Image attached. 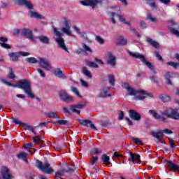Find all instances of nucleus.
Masks as SVG:
<instances>
[{
    "mask_svg": "<svg viewBox=\"0 0 179 179\" xmlns=\"http://www.w3.org/2000/svg\"><path fill=\"white\" fill-rule=\"evenodd\" d=\"M140 26L141 28L143 29H146V22H145V21H141L140 22Z\"/></svg>",
    "mask_w": 179,
    "mask_h": 179,
    "instance_id": "obj_64",
    "label": "nucleus"
},
{
    "mask_svg": "<svg viewBox=\"0 0 179 179\" xmlns=\"http://www.w3.org/2000/svg\"><path fill=\"white\" fill-rule=\"evenodd\" d=\"M25 62H27V64H37L38 60H37L35 57H27L25 59Z\"/></svg>",
    "mask_w": 179,
    "mask_h": 179,
    "instance_id": "obj_35",
    "label": "nucleus"
},
{
    "mask_svg": "<svg viewBox=\"0 0 179 179\" xmlns=\"http://www.w3.org/2000/svg\"><path fill=\"white\" fill-rule=\"evenodd\" d=\"M83 48H84V52H93V50H92V48H90V47L87 46V45H86L85 43H83L82 45Z\"/></svg>",
    "mask_w": 179,
    "mask_h": 179,
    "instance_id": "obj_44",
    "label": "nucleus"
},
{
    "mask_svg": "<svg viewBox=\"0 0 179 179\" xmlns=\"http://www.w3.org/2000/svg\"><path fill=\"white\" fill-rule=\"evenodd\" d=\"M147 43L150 44V45L154 47V48H156L157 50H158L159 43H157L156 41H153V39H152V38H147Z\"/></svg>",
    "mask_w": 179,
    "mask_h": 179,
    "instance_id": "obj_27",
    "label": "nucleus"
},
{
    "mask_svg": "<svg viewBox=\"0 0 179 179\" xmlns=\"http://www.w3.org/2000/svg\"><path fill=\"white\" fill-rule=\"evenodd\" d=\"M29 13L31 14L30 17H34L35 19H45L44 16L38 14V13H37V12L30 10Z\"/></svg>",
    "mask_w": 179,
    "mask_h": 179,
    "instance_id": "obj_28",
    "label": "nucleus"
},
{
    "mask_svg": "<svg viewBox=\"0 0 179 179\" xmlns=\"http://www.w3.org/2000/svg\"><path fill=\"white\" fill-rule=\"evenodd\" d=\"M169 30L172 34H174V36H176V37H179V31L178 29L169 27Z\"/></svg>",
    "mask_w": 179,
    "mask_h": 179,
    "instance_id": "obj_41",
    "label": "nucleus"
},
{
    "mask_svg": "<svg viewBox=\"0 0 179 179\" xmlns=\"http://www.w3.org/2000/svg\"><path fill=\"white\" fill-rule=\"evenodd\" d=\"M86 107V101H83L82 103H78L76 105H71L70 106V110L74 114H78V115H80V110L82 108H85Z\"/></svg>",
    "mask_w": 179,
    "mask_h": 179,
    "instance_id": "obj_8",
    "label": "nucleus"
},
{
    "mask_svg": "<svg viewBox=\"0 0 179 179\" xmlns=\"http://www.w3.org/2000/svg\"><path fill=\"white\" fill-rule=\"evenodd\" d=\"M39 64V66L41 68H43L44 69H48L49 68H51L50 66V63H48V61L44 58H40L39 62H38Z\"/></svg>",
    "mask_w": 179,
    "mask_h": 179,
    "instance_id": "obj_20",
    "label": "nucleus"
},
{
    "mask_svg": "<svg viewBox=\"0 0 179 179\" xmlns=\"http://www.w3.org/2000/svg\"><path fill=\"white\" fill-rule=\"evenodd\" d=\"M0 81L1 83L4 85H7V86H10L11 87H17L18 89H21L27 94L29 99H36V96L33 94L31 91V84L30 81L23 79L19 80L17 83V85H14L12 83H9V81L6 80L4 78H0Z\"/></svg>",
    "mask_w": 179,
    "mask_h": 179,
    "instance_id": "obj_1",
    "label": "nucleus"
},
{
    "mask_svg": "<svg viewBox=\"0 0 179 179\" xmlns=\"http://www.w3.org/2000/svg\"><path fill=\"white\" fill-rule=\"evenodd\" d=\"M32 141L35 145H38L41 148H45V144H44V140L41 139L40 136H35L32 137Z\"/></svg>",
    "mask_w": 179,
    "mask_h": 179,
    "instance_id": "obj_15",
    "label": "nucleus"
},
{
    "mask_svg": "<svg viewBox=\"0 0 179 179\" xmlns=\"http://www.w3.org/2000/svg\"><path fill=\"white\" fill-rule=\"evenodd\" d=\"M130 157H129V162L131 163H135V162H141V155L138 154H134L132 152H129Z\"/></svg>",
    "mask_w": 179,
    "mask_h": 179,
    "instance_id": "obj_21",
    "label": "nucleus"
},
{
    "mask_svg": "<svg viewBox=\"0 0 179 179\" xmlns=\"http://www.w3.org/2000/svg\"><path fill=\"white\" fill-rule=\"evenodd\" d=\"M36 167L39 169V170L42 171L43 174H52V173H54V170L51 167L50 163H48V161H45V162L43 165V162L37 159Z\"/></svg>",
    "mask_w": 179,
    "mask_h": 179,
    "instance_id": "obj_4",
    "label": "nucleus"
},
{
    "mask_svg": "<svg viewBox=\"0 0 179 179\" xmlns=\"http://www.w3.org/2000/svg\"><path fill=\"white\" fill-rule=\"evenodd\" d=\"M38 38L41 43H43V44H50V38L45 36H38Z\"/></svg>",
    "mask_w": 179,
    "mask_h": 179,
    "instance_id": "obj_30",
    "label": "nucleus"
},
{
    "mask_svg": "<svg viewBox=\"0 0 179 179\" xmlns=\"http://www.w3.org/2000/svg\"><path fill=\"white\" fill-rule=\"evenodd\" d=\"M54 34L57 37L56 38L55 41L57 43L59 48H61V50H63V51H65L66 52H69V50L65 44V39L62 38V33L58 31L57 28H54Z\"/></svg>",
    "mask_w": 179,
    "mask_h": 179,
    "instance_id": "obj_3",
    "label": "nucleus"
},
{
    "mask_svg": "<svg viewBox=\"0 0 179 179\" xmlns=\"http://www.w3.org/2000/svg\"><path fill=\"white\" fill-rule=\"evenodd\" d=\"M167 65H169V66H173L174 69H177V68L179 66V63H176L174 62H168Z\"/></svg>",
    "mask_w": 179,
    "mask_h": 179,
    "instance_id": "obj_47",
    "label": "nucleus"
},
{
    "mask_svg": "<svg viewBox=\"0 0 179 179\" xmlns=\"http://www.w3.org/2000/svg\"><path fill=\"white\" fill-rule=\"evenodd\" d=\"M108 83L110 86H115V78H114V75L109 74L108 75Z\"/></svg>",
    "mask_w": 179,
    "mask_h": 179,
    "instance_id": "obj_37",
    "label": "nucleus"
},
{
    "mask_svg": "<svg viewBox=\"0 0 179 179\" xmlns=\"http://www.w3.org/2000/svg\"><path fill=\"white\" fill-rule=\"evenodd\" d=\"M150 97V99H152V97H150V96L148 95V94H143V95H137L135 97L136 100H145V99H146V97Z\"/></svg>",
    "mask_w": 179,
    "mask_h": 179,
    "instance_id": "obj_40",
    "label": "nucleus"
},
{
    "mask_svg": "<svg viewBox=\"0 0 179 179\" xmlns=\"http://www.w3.org/2000/svg\"><path fill=\"white\" fill-rule=\"evenodd\" d=\"M95 40L99 43V44H104V39H103L100 36H96Z\"/></svg>",
    "mask_w": 179,
    "mask_h": 179,
    "instance_id": "obj_56",
    "label": "nucleus"
},
{
    "mask_svg": "<svg viewBox=\"0 0 179 179\" xmlns=\"http://www.w3.org/2000/svg\"><path fill=\"white\" fill-rule=\"evenodd\" d=\"M151 135L152 136H154V138H156L157 139H160V138H164V134H163V131L162 132V131H157V132H152V134H151Z\"/></svg>",
    "mask_w": 179,
    "mask_h": 179,
    "instance_id": "obj_34",
    "label": "nucleus"
},
{
    "mask_svg": "<svg viewBox=\"0 0 179 179\" xmlns=\"http://www.w3.org/2000/svg\"><path fill=\"white\" fill-rule=\"evenodd\" d=\"M127 52L130 55V57L140 59V61L141 62H143V64H144V65H146L147 68H148L149 69H150L152 71V72L154 73V75H156L157 73V71H156V70H155L156 67L155 66V65H153V64H152L150 62L146 60V58L145 57V56L143 55H142L139 52H131L129 50H128Z\"/></svg>",
    "mask_w": 179,
    "mask_h": 179,
    "instance_id": "obj_2",
    "label": "nucleus"
},
{
    "mask_svg": "<svg viewBox=\"0 0 179 179\" xmlns=\"http://www.w3.org/2000/svg\"><path fill=\"white\" fill-rule=\"evenodd\" d=\"M117 43L120 45H127V43H128V41L127 39H125L124 37L120 36L118 38Z\"/></svg>",
    "mask_w": 179,
    "mask_h": 179,
    "instance_id": "obj_36",
    "label": "nucleus"
},
{
    "mask_svg": "<svg viewBox=\"0 0 179 179\" xmlns=\"http://www.w3.org/2000/svg\"><path fill=\"white\" fill-rule=\"evenodd\" d=\"M127 93L129 96H135L136 94H147L151 98L153 97V94L143 90H135L134 88H132V87H130V88L127 90Z\"/></svg>",
    "mask_w": 179,
    "mask_h": 179,
    "instance_id": "obj_7",
    "label": "nucleus"
},
{
    "mask_svg": "<svg viewBox=\"0 0 179 179\" xmlns=\"http://www.w3.org/2000/svg\"><path fill=\"white\" fill-rule=\"evenodd\" d=\"M159 97L163 103H169L171 100V98L169 95H160Z\"/></svg>",
    "mask_w": 179,
    "mask_h": 179,
    "instance_id": "obj_33",
    "label": "nucleus"
},
{
    "mask_svg": "<svg viewBox=\"0 0 179 179\" xmlns=\"http://www.w3.org/2000/svg\"><path fill=\"white\" fill-rule=\"evenodd\" d=\"M78 122L83 127H86L87 128H91L94 131H97V127L93 124V122L90 120H78Z\"/></svg>",
    "mask_w": 179,
    "mask_h": 179,
    "instance_id": "obj_9",
    "label": "nucleus"
},
{
    "mask_svg": "<svg viewBox=\"0 0 179 179\" xmlns=\"http://www.w3.org/2000/svg\"><path fill=\"white\" fill-rule=\"evenodd\" d=\"M54 124L55 125H68L69 124V122L68 120H59L55 122Z\"/></svg>",
    "mask_w": 179,
    "mask_h": 179,
    "instance_id": "obj_38",
    "label": "nucleus"
},
{
    "mask_svg": "<svg viewBox=\"0 0 179 179\" xmlns=\"http://www.w3.org/2000/svg\"><path fill=\"white\" fill-rule=\"evenodd\" d=\"M101 162L103 163V164H106V166H108V164H111V162H110V157L107 156V155L103 154L101 157Z\"/></svg>",
    "mask_w": 179,
    "mask_h": 179,
    "instance_id": "obj_29",
    "label": "nucleus"
},
{
    "mask_svg": "<svg viewBox=\"0 0 179 179\" xmlns=\"http://www.w3.org/2000/svg\"><path fill=\"white\" fill-rule=\"evenodd\" d=\"M1 176L3 179H12V175L6 166L1 168Z\"/></svg>",
    "mask_w": 179,
    "mask_h": 179,
    "instance_id": "obj_16",
    "label": "nucleus"
},
{
    "mask_svg": "<svg viewBox=\"0 0 179 179\" xmlns=\"http://www.w3.org/2000/svg\"><path fill=\"white\" fill-rule=\"evenodd\" d=\"M110 15H111V22L113 24H115V23H117V22L115 21V19L114 18V17L115 16V13L114 12H111L110 13Z\"/></svg>",
    "mask_w": 179,
    "mask_h": 179,
    "instance_id": "obj_60",
    "label": "nucleus"
},
{
    "mask_svg": "<svg viewBox=\"0 0 179 179\" xmlns=\"http://www.w3.org/2000/svg\"><path fill=\"white\" fill-rule=\"evenodd\" d=\"M17 5H20V6H25V8H27L29 10H33L34 6L28 1L27 0H16Z\"/></svg>",
    "mask_w": 179,
    "mask_h": 179,
    "instance_id": "obj_12",
    "label": "nucleus"
},
{
    "mask_svg": "<svg viewBox=\"0 0 179 179\" xmlns=\"http://www.w3.org/2000/svg\"><path fill=\"white\" fill-rule=\"evenodd\" d=\"M147 5L152 8V10H157V4L155 0H145Z\"/></svg>",
    "mask_w": 179,
    "mask_h": 179,
    "instance_id": "obj_24",
    "label": "nucleus"
},
{
    "mask_svg": "<svg viewBox=\"0 0 179 179\" xmlns=\"http://www.w3.org/2000/svg\"><path fill=\"white\" fill-rule=\"evenodd\" d=\"M108 90H110V87H108L106 90H103L102 92L99 93V97L102 99L111 97V94H108Z\"/></svg>",
    "mask_w": 179,
    "mask_h": 179,
    "instance_id": "obj_25",
    "label": "nucleus"
},
{
    "mask_svg": "<svg viewBox=\"0 0 179 179\" xmlns=\"http://www.w3.org/2000/svg\"><path fill=\"white\" fill-rule=\"evenodd\" d=\"M53 73L55 78H59V79H65L66 76H65V71H62L61 69H55L53 71Z\"/></svg>",
    "mask_w": 179,
    "mask_h": 179,
    "instance_id": "obj_18",
    "label": "nucleus"
},
{
    "mask_svg": "<svg viewBox=\"0 0 179 179\" xmlns=\"http://www.w3.org/2000/svg\"><path fill=\"white\" fill-rule=\"evenodd\" d=\"M21 36L28 38V40H31V41H36V39L33 35V31L31 29L24 28V29L21 30Z\"/></svg>",
    "mask_w": 179,
    "mask_h": 179,
    "instance_id": "obj_10",
    "label": "nucleus"
},
{
    "mask_svg": "<svg viewBox=\"0 0 179 179\" xmlns=\"http://www.w3.org/2000/svg\"><path fill=\"white\" fill-rule=\"evenodd\" d=\"M148 113L155 120H160V118H162V115H160L159 113H157V112H156V110H149Z\"/></svg>",
    "mask_w": 179,
    "mask_h": 179,
    "instance_id": "obj_31",
    "label": "nucleus"
},
{
    "mask_svg": "<svg viewBox=\"0 0 179 179\" xmlns=\"http://www.w3.org/2000/svg\"><path fill=\"white\" fill-rule=\"evenodd\" d=\"M169 145L171 146V148L172 149H176L177 145H176V143H174V140H173V138H169Z\"/></svg>",
    "mask_w": 179,
    "mask_h": 179,
    "instance_id": "obj_52",
    "label": "nucleus"
},
{
    "mask_svg": "<svg viewBox=\"0 0 179 179\" xmlns=\"http://www.w3.org/2000/svg\"><path fill=\"white\" fill-rule=\"evenodd\" d=\"M34 148V145L32 143H25L24 145V149H33Z\"/></svg>",
    "mask_w": 179,
    "mask_h": 179,
    "instance_id": "obj_57",
    "label": "nucleus"
},
{
    "mask_svg": "<svg viewBox=\"0 0 179 179\" xmlns=\"http://www.w3.org/2000/svg\"><path fill=\"white\" fill-rule=\"evenodd\" d=\"M147 19L150 20V22H152V23H156L157 20L155 17H153L150 13L147 14Z\"/></svg>",
    "mask_w": 179,
    "mask_h": 179,
    "instance_id": "obj_48",
    "label": "nucleus"
},
{
    "mask_svg": "<svg viewBox=\"0 0 179 179\" xmlns=\"http://www.w3.org/2000/svg\"><path fill=\"white\" fill-rule=\"evenodd\" d=\"M64 26L65 27L62 29V31L65 34H67V36H71L72 32L71 31V26H69V22L68 20L64 21Z\"/></svg>",
    "mask_w": 179,
    "mask_h": 179,
    "instance_id": "obj_19",
    "label": "nucleus"
},
{
    "mask_svg": "<svg viewBox=\"0 0 179 179\" xmlns=\"http://www.w3.org/2000/svg\"><path fill=\"white\" fill-rule=\"evenodd\" d=\"M105 0H83L80 1L81 5L83 6H92V8H96L97 5H103V2Z\"/></svg>",
    "mask_w": 179,
    "mask_h": 179,
    "instance_id": "obj_6",
    "label": "nucleus"
},
{
    "mask_svg": "<svg viewBox=\"0 0 179 179\" xmlns=\"http://www.w3.org/2000/svg\"><path fill=\"white\" fill-rule=\"evenodd\" d=\"M164 115L167 117V118H171L176 121H179V113L178 109L177 108H168L164 110Z\"/></svg>",
    "mask_w": 179,
    "mask_h": 179,
    "instance_id": "obj_5",
    "label": "nucleus"
},
{
    "mask_svg": "<svg viewBox=\"0 0 179 179\" xmlns=\"http://www.w3.org/2000/svg\"><path fill=\"white\" fill-rule=\"evenodd\" d=\"M129 115L131 120H134V121H141V114H139L135 110H130L129 111Z\"/></svg>",
    "mask_w": 179,
    "mask_h": 179,
    "instance_id": "obj_14",
    "label": "nucleus"
},
{
    "mask_svg": "<svg viewBox=\"0 0 179 179\" xmlns=\"http://www.w3.org/2000/svg\"><path fill=\"white\" fill-rule=\"evenodd\" d=\"M94 61H95V62L98 63L99 65H103V64H104L103 60H101L97 57H94Z\"/></svg>",
    "mask_w": 179,
    "mask_h": 179,
    "instance_id": "obj_61",
    "label": "nucleus"
},
{
    "mask_svg": "<svg viewBox=\"0 0 179 179\" xmlns=\"http://www.w3.org/2000/svg\"><path fill=\"white\" fill-rule=\"evenodd\" d=\"M103 152V151L99 148H93L91 150V154L92 155H100Z\"/></svg>",
    "mask_w": 179,
    "mask_h": 179,
    "instance_id": "obj_46",
    "label": "nucleus"
},
{
    "mask_svg": "<svg viewBox=\"0 0 179 179\" xmlns=\"http://www.w3.org/2000/svg\"><path fill=\"white\" fill-rule=\"evenodd\" d=\"M72 92H73V93L76 94V96H78V97H82V96L80 95V93L79 92V90H78V88H76L75 87H72Z\"/></svg>",
    "mask_w": 179,
    "mask_h": 179,
    "instance_id": "obj_53",
    "label": "nucleus"
},
{
    "mask_svg": "<svg viewBox=\"0 0 179 179\" xmlns=\"http://www.w3.org/2000/svg\"><path fill=\"white\" fill-rule=\"evenodd\" d=\"M17 157L18 159H22L23 160V159H26V157H27V154L26 152H22L17 155Z\"/></svg>",
    "mask_w": 179,
    "mask_h": 179,
    "instance_id": "obj_51",
    "label": "nucleus"
},
{
    "mask_svg": "<svg viewBox=\"0 0 179 179\" xmlns=\"http://www.w3.org/2000/svg\"><path fill=\"white\" fill-rule=\"evenodd\" d=\"M74 172H75V166H73V168L69 167L67 171L62 170V171H57L55 173V177L62 179V177H63V176L65 174V173H74Z\"/></svg>",
    "mask_w": 179,
    "mask_h": 179,
    "instance_id": "obj_13",
    "label": "nucleus"
},
{
    "mask_svg": "<svg viewBox=\"0 0 179 179\" xmlns=\"http://www.w3.org/2000/svg\"><path fill=\"white\" fill-rule=\"evenodd\" d=\"M98 160H99V157L98 156L93 157L92 161L91 162V165L94 166L97 163Z\"/></svg>",
    "mask_w": 179,
    "mask_h": 179,
    "instance_id": "obj_58",
    "label": "nucleus"
},
{
    "mask_svg": "<svg viewBox=\"0 0 179 179\" xmlns=\"http://www.w3.org/2000/svg\"><path fill=\"white\" fill-rule=\"evenodd\" d=\"M150 79L151 82H153V83H156L157 85H159V78L157 77H155L154 76H150Z\"/></svg>",
    "mask_w": 179,
    "mask_h": 179,
    "instance_id": "obj_55",
    "label": "nucleus"
},
{
    "mask_svg": "<svg viewBox=\"0 0 179 179\" xmlns=\"http://www.w3.org/2000/svg\"><path fill=\"white\" fill-rule=\"evenodd\" d=\"M162 133L163 134H166V135H170L171 134H173V131L169 129H164L163 131H162Z\"/></svg>",
    "mask_w": 179,
    "mask_h": 179,
    "instance_id": "obj_63",
    "label": "nucleus"
},
{
    "mask_svg": "<svg viewBox=\"0 0 179 179\" xmlns=\"http://www.w3.org/2000/svg\"><path fill=\"white\" fill-rule=\"evenodd\" d=\"M8 69H9V73L8 74V78H9V79H12L13 80H14L16 76H15V72L13 71V69L12 67H10L8 68Z\"/></svg>",
    "mask_w": 179,
    "mask_h": 179,
    "instance_id": "obj_39",
    "label": "nucleus"
},
{
    "mask_svg": "<svg viewBox=\"0 0 179 179\" xmlns=\"http://www.w3.org/2000/svg\"><path fill=\"white\" fill-rule=\"evenodd\" d=\"M116 16L118 17L120 22H122V23H124L126 21L125 17L123 15L116 14Z\"/></svg>",
    "mask_w": 179,
    "mask_h": 179,
    "instance_id": "obj_54",
    "label": "nucleus"
},
{
    "mask_svg": "<svg viewBox=\"0 0 179 179\" xmlns=\"http://www.w3.org/2000/svg\"><path fill=\"white\" fill-rule=\"evenodd\" d=\"M59 98L65 103H72V101L74 100L73 96H69V94H68L65 90L60 91Z\"/></svg>",
    "mask_w": 179,
    "mask_h": 179,
    "instance_id": "obj_11",
    "label": "nucleus"
},
{
    "mask_svg": "<svg viewBox=\"0 0 179 179\" xmlns=\"http://www.w3.org/2000/svg\"><path fill=\"white\" fill-rule=\"evenodd\" d=\"M108 59L106 62L108 65L115 66V65H117V60L115 59V57H114V55L111 52H108Z\"/></svg>",
    "mask_w": 179,
    "mask_h": 179,
    "instance_id": "obj_17",
    "label": "nucleus"
},
{
    "mask_svg": "<svg viewBox=\"0 0 179 179\" xmlns=\"http://www.w3.org/2000/svg\"><path fill=\"white\" fill-rule=\"evenodd\" d=\"M87 66H89L90 68H99V66L97 65V64L93 62H87L86 63Z\"/></svg>",
    "mask_w": 179,
    "mask_h": 179,
    "instance_id": "obj_42",
    "label": "nucleus"
},
{
    "mask_svg": "<svg viewBox=\"0 0 179 179\" xmlns=\"http://www.w3.org/2000/svg\"><path fill=\"white\" fill-rule=\"evenodd\" d=\"M131 139L133 142L136 143V145H143V142L138 138H132Z\"/></svg>",
    "mask_w": 179,
    "mask_h": 179,
    "instance_id": "obj_49",
    "label": "nucleus"
},
{
    "mask_svg": "<svg viewBox=\"0 0 179 179\" xmlns=\"http://www.w3.org/2000/svg\"><path fill=\"white\" fill-rule=\"evenodd\" d=\"M155 58L158 59V61H162L163 62V57L159 54V52H155Z\"/></svg>",
    "mask_w": 179,
    "mask_h": 179,
    "instance_id": "obj_59",
    "label": "nucleus"
},
{
    "mask_svg": "<svg viewBox=\"0 0 179 179\" xmlns=\"http://www.w3.org/2000/svg\"><path fill=\"white\" fill-rule=\"evenodd\" d=\"M0 45L2 47V48H6V50H10V48H12L10 45L6 43H0Z\"/></svg>",
    "mask_w": 179,
    "mask_h": 179,
    "instance_id": "obj_50",
    "label": "nucleus"
},
{
    "mask_svg": "<svg viewBox=\"0 0 179 179\" xmlns=\"http://www.w3.org/2000/svg\"><path fill=\"white\" fill-rule=\"evenodd\" d=\"M173 75V73L168 71L166 73L165 76V79H166V85H168L169 86H173V83L171 82V80H170L171 78V76Z\"/></svg>",
    "mask_w": 179,
    "mask_h": 179,
    "instance_id": "obj_26",
    "label": "nucleus"
},
{
    "mask_svg": "<svg viewBox=\"0 0 179 179\" xmlns=\"http://www.w3.org/2000/svg\"><path fill=\"white\" fill-rule=\"evenodd\" d=\"M13 122H14V124H15L16 125H24V127L25 125H27V124L20 121L19 120L16 119V118H13Z\"/></svg>",
    "mask_w": 179,
    "mask_h": 179,
    "instance_id": "obj_45",
    "label": "nucleus"
},
{
    "mask_svg": "<svg viewBox=\"0 0 179 179\" xmlns=\"http://www.w3.org/2000/svg\"><path fill=\"white\" fill-rule=\"evenodd\" d=\"M24 127L25 128V129H28L29 131H31V132H32V134H34V135H37L36 131H34V128H33V127L29 125V124H25L24 126Z\"/></svg>",
    "mask_w": 179,
    "mask_h": 179,
    "instance_id": "obj_43",
    "label": "nucleus"
},
{
    "mask_svg": "<svg viewBox=\"0 0 179 179\" xmlns=\"http://www.w3.org/2000/svg\"><path fill=\"white\" fill-rule=\"evenodd\" d=\"M8 57L10 58L13 62H17V61H19V58H20V55L19 54V52H10L8 54Z\"/></svg>",
    "mask_w": 179,
    "mask_h": 179,
    "instance_id": "obj_22",
    "label": "nucleus"
},
{
    "mask_svg": "<svg viewBox=\"0 0 179 179\" xmlns=\"http://www.w3.org/2000/svg\"><path fill=\"white\" fill-rule=\"evenodd\" d=\"M82 74L85 75V76H87V78H89V79H92V78H93L92 73H90V71L87 70L86 67L83 68Z\"/></svg>",
    "mask_w": 179,
    "mask_h": 179,
    "instance_id": "obj_32",
    "label": "nucleus"
},
{
    "mask_svg": "<svg viewBox=\"0 0 179 179\" xmlns=\"http://www.w3.org/2000/svg\"><path fill=\"white\" fill-rule=\"evenodd\" d=\"M47 118H55L56 120H61V117L57 114V112L49 111L45 113Z\"/></svg>",
    "mask_w": 179,
    "mask_h": 179,
    "instance_id": "obj_23",
    "label": "nucleus"
},
{
    "mask_svg": "<svg viewBox=\"0 0 179 179\" xmlns=\"http://www.w3.org/2000/svg\"><path fill=\"white\" fill-rule=\"evenodd\" d=\"M38 72L41 78H45V73H44V71H43V70L38 69Z\"/></svg>",
    "mask_w": 179,
    "mask_h": 179,
    "instance_id": "obj_62",
    "label": "nucleus"
}]
</instances>
